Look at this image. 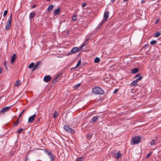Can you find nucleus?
Masks as SVG:
<instances>
[{"label":"nucleus","mask_w":161,"mask_h":161,"mask_svg":"<svg viewBox=\"0 0 161 161\" xmlns=\"http://www.w3.org/2000/svg\"><path fill=\"white\" fill-rule=\"evenodd\" d=\"M34 65V64L33 63H32L30 64L29 65V68H32Z\"/></svg>","instance_id":"obj_29"},{"label":"nucleus","mask_w":161,"mask_h":161,"mask_svg":"<svg viewBox=\"0 0 161 161\" xmlns=\"http://www.w3.org/2000/svg\"><path fill=\"white\" fill-rule=\"evenodd\" d=\"M140 74H137L135 76V78H136L137 77H138L139 75Z\"/></svg>","instance_id":"obj_44"},{"label":"nucleus","mask_w":161,"mask_h":161,"mask_svg":"<svg viewBox=\"0 0 161 161\" xmlns=\"http://www.w3.org/2000/svg\"><path fill=\"white\" fill-rule=\"evenodd\" d=\"M86 45V44L85 43H84V44H83V45L81 46L80 47H81V49H82V48H83V47L85 45Z\"/></svg>","instance_id":"obj_41"},{"label":"nucleus","mask_w":161,"mask_h":161,"mask_svg":"<svg viewBox=\"0 0 161 161\" xmlns=\"http://www.w3.org/2000/svg\"><path fill=\"white\" fill-rule=\"evenodd\" d=\"M100 61V59L98 57L94 59V62L95 63H97Z\"/></svg>","instance_id":"obj_24"},{"label":"nucleus","mask_w":161,"mask_h":161,"mask_svg":"<svg viewBox=\"0 0 161 161\" xmlns=\"http://www.w3.org/2000/svg\"><path fill=\"white\" fill-rule=\"evenodd\" d=\"M24 111H25V110H24L22 111L21 112V114H23V113H24Z\"/></svg>","instance_id":"obj_45"},{"label":"nucleus","mask_w":161,"mask_h":161,"mask_svg":"<svg viewBox=\"0 0 161 161\" xmlns=\"http://www.w3.org/2000/svg\"><path fill=\"white\" fill-rule=\"evenodd\" d=\"M114 156L115 158L118 159L119 157L122 156V155L119 151L116 154L114 155Z\"/></svg>","instance_id":"obj_12"},{"label":"nucleus","mask_w":161,"mask_h":161,"mask_svg":"<svg viewBox=\"0 0 161 161\" xmlns=\"http://www.w3.org/2000/svg\"><path fill=\"white\" fill-rule=\"evenodd\" d=\"M21 81L19 80H16L15 82L14 85L15 86H19L21 83Z\"/></svg>","instance_id":"obj_18"},{"label":"nucleus","mask_w":161,"mask_h":161,"mask_svg":"<svg viewBox=\"0 0 161 161\" xmlns=\"http://www.w3.org/2000/svg\"><path fill=\"white\" fill-rule=\"evenodd\" d=\"M22 114H21V113H20V115H19V118H20V117H21V116L22 115Z\"/></svg>","instance_id":"obj_47"},{"label":"nucleus","mask_w":161,"mask_h":161,"mask_svg":"<svg viewBox=\"0 0 161 161\" xmlns=\"http://www.w3.org/2000/svg\"><path fill=\"white\" fill-rule=\"evenodd\" d=\"M41 64V62L40 61L37 62L35 66L34 67L32 71H33L35 70H36L39 67V66Z\"/></svg>","instance_id":"obj_8"},{"label":"nucleus","mask_w":161,"mask_h":161,"mask_svg":"<svg viewBox=\"0 0 161 161\" xmlns=\"http://www.w3.org/2000/svg\"><path fill=\"white\" fill-rule=\"evenodd\" d=\"M108 14H109V12L107 11L104 14V18H105L104 19H103L105 21L107 20V19L108 18Z\"/></svg>","instance_id":"obj_13"},{"label":"nucleus","mask_w":161,"mask_h":161,"mask_svg":"<svg viewBox=\"0 0 161 161\" xmlns=\"http://www.w3.org/2000/svg\"><path fill=\"white\" fill-rule=\"evenodd\" d=\"M89 39L88 38H87L86 40L85 41V42H86Z\"/></svg>","instance_id":"obj_48"},{"label":"nucleus","mask_w":161,"mask_h":161,"mask_svg":"<svg viewBox=\"0 0 161 161\" xmlns=\"http://www.w3.org/2000/svg\"><path fill=\"white\" fill-rule=\"evenodd\" d=\"M2 71V69L1 68H0V74L1 73Z\"/></svg>","instance_id":"obj_46"},{"label":"nucleus","mask_w":161,"mask_h":161,"mask_svg":"<svg viewBox=\"0 0 161 161\" xmlns=\"http://www.w3.org/2000/svg\"><path fill=\"white\" fill-rule=\"evenodd\" d=\"M86 5V4L85 3H83L82 5V7H85Z\"/></svg>","instance_id":"obj_40"},{"label":"nucleus","mask_w":161,"mask_h":161,"mask_svg":"<svg viewBox=\"0 0 161 161\" xmlns=\"http://www.w3.org/2000/svg\"><path fill=\"white\" fill-rule=\"evenodd\" d=\"M91 135L90 134H88L87 135L86 138L87 139H90L91 138Z\"/></svg>","instance_id":"obj_32"},{"label":"nucleus","mask_w":161,"mask_h":161,"mask_svg":"<svg viewBox=\"0 0 161 161\" xmlns=\"http://www.w3.org/2000/svg\"><path fill=\"white\" fill-rule=\"evenodd\" d=\"M72 19L73 21H75L77 19L76 15L75 14H74L72 17Z\"/></svg>","instance_id":"obj_26"},{"label":"nucleus","mask_w":161,"mask_h":161,"mask_svg":"<svg viewBox=\"0 0 161 161\" xmlns=\"http://www.w3.org/2000/svg\"><path fill=\"white\" fill-rule=\"evenodd\" d=\"M115 0H111L112 2H114Z\"/></svg>","instance_id":"obj_49"},{"label":"nucleus","mask_w":161,"mask_h":161,"mask_svg":"<svg viewBox=\"0 0 161 161\" xmlns=\"http://www.w3.org/2000/svg\"><path fill=\"white\" fill-rule=\"evenodd\" d=\"M139 70L138 68H135L131 70V73L132 74H135Z\"/></svg>","instance_id":"obj_16"},{"label":"nucleus","mask_w":161,"mask_h":161,"mask_svg":"<svg viewBox=\"0 0 161 161\" xmlns=\"http://www.w3.org/2000/svg\"><path fill=\"white\" fill-rule=\"evenodd\" d=\"M10 109V107H6L2 108L1 111L0 113L4 114L6 112L8 111Z\"/></svg>","instance_id":"obj_5"},{"label":"nucleus","mask_w":161,"mask_h":161,"mask_svg":"<svg viewBox=\"0 0 161 161\" xmlns=\"http://www.w3.org/2000/svg\"><path fill=\"white\" fill-rule=\"evenodd\" d=\"M10 16H11H11H12L11 14Z\"/></svg>","instance_id":"obj_52"},{"label":"nucleus","mask_w":161,"mask_h":161,"mask_svg":"<svg viewBox=\"0 0 161 161\" xmlns=\"http://www.w3.org/2000/svg\"><path fill=\"white\" fill-rule=\"evenodd\" d=\"M35 12H31L30 15V18H33L35 16Z\"/></svg>","instance_id":"obj_22"},{"label":"nucleus","mask_w":161,"mask_h":161,"mask_svg":"<svg viewBox=\"0 0 161 161\" xmlns=\"http://www.w3.org/2000/svg\"><path fill=\"white\" fill-rule=\"evenodd\" d=\"M152 153H150L147 154L146 156V158H148L151 155Z\"/></svg>","instance_id":"obj_36"},{"label":"nucleus","mask_w":161,"mask_h":161,"mask_svg":"<svg viewBox=\"0 0 161 161\" xmlns=\"http://www.w3.org/2000/svg\"><path fill=\"white\" fill-rule=\"evenodd\" d=\"M17 58L16 54H14L12 56L11 59V63H13Z\"/></svg>","instance_id":"obj_9"},{"label":"nucleus","mask_w":161,"mask_h":161,"mask_svg":"<svg viewBox=\"0 0 161 161\" xmlns=\"http://www.w3.org/2000/svg\"><path fill=\"white\" fill-rule=\"evenodd\" d=\"M160 32L159 31H158L156 33L155 36L156 37H158L160 35Z\"/></svg>","instance_id":"obj_27"},{"label":"nucleus","mask_w":161,"mask_h":161,"mask_svg":"<svg viewBox=\"0 0 161 161\" xmlns=\"http://www.w3.org/2000/svg\"><path fill=\"white\" fill-rule=\"evenodd\" d=\"M118 92V89H116L114 92V93H116Z\"/></svg>","instance_id":"obj_42"},{"label":"nucleus","mask_w":161,"mask_h":161,"mask_svg":"<svg viewBox=\"0 0 161 161\" xmlns=\"http://www.w3.org/2000/svg\"><path fill=\"white\" fill-rule=\"evenodd\" d=\"M58 113L57 111H55L54 113L53 114V116L54 118H56L58 116Z\"/></svg>","instance_id":"obj_21"},{"label":"nucleus","mask_w":161,"mask_h":161,"mask_svg":"<svg viewBox=\"0 0 161 161\" xmlns=\"http://www.w3.org/2000/svg\"><path fill=\"white\" fill-rule=\"evenodd\" d=\"M6 28L7 30H8L10 28V19H9L8 21V23L6 26Z\"/></svg>","instance_id":"obj_14"},{"label":"nucleus","mask_w":161,"mask_h":161,"mask_svg":"<svg viewBox=\"0 0 161 161\" xmlns=\"http://www.w3.org/2000/svg\"><path fill=\"white\" fill-rule=\"evenodd\" d=\"M105 21L104 20H103L100 23V25H99V28H100L102 25L103 24V23H104V22Z\"/></svg>","instance_id":"obj_30"},{"label":"nucleus","mask_w":161,"mask_h":161,"mask_svg":"<svg viewBox=\"0 0 161 161\" xmlns=\"http://www.w3.org/2000/svg\"><path fill=\"white\" fill-rule=\"evenodd\" d=\"M142 78V76H140L136 80H137V81L138 80H141Z\"/></svg>","instance_id":"obj_39"},{"label":"nucleus","mask_w":161,"mask_h":161,"mask_svg":"<svg viewBox=\"0 0 161 161\" xmlns=\"http://www.w3.org/2000/svg\"><path fill=\"white\" fill-rule=\"evenodd\" d=\"M52 77L49 75H46L45 76L44 78V80L45 82H47L50 80Z\"/></svg>","instance_id":"obj_6"},{"label":"nucleus","mask_w":161,"mask_h":161,"mask_svg":"<svg viewBox=\"0 0 161 161\" xmlns=\"http://www.w3.org/2000/svg\"><path fill=\"white\" fill-rule=\"evenodd\" d=\"M127 0H124V1H125H125H127Z\"/></svg>","instance_id":"obj_51"},{"label":"nucleus","mask_w":161,"mask_h":161,"mask_svg":"<svg viewBox=\"0 0 161 161\" xmlns=\"http://www.w3.org/2000/svg\"><path fill=\"white\" fill-rule=\"evenodd\" d=\"M53 6L52 4H50L47 8V10L49 11H51L53 9Z\"/></svg>","instance_id":"obj_17"},{"label":"nucleus","mask_w":161,"mask_h":161,"mask_svg":"<svg viewBox=\"0 0 161 161\" xmlns=\"http://www.w3.org/2000/svg\"><path fill=\"white\" fill-rule=\"evenodd\" d=\"M64 128L67 132H70L72 133H74L75 131L69 127L68 125H65L64 126Z\"/></svg>","instance_id":"obj_4"},{"label":"nucleus","mask_w":161,"mask_h":161,"mask_svg":"<svg viewBox=\"0 0 161 161\" xmlns=\"http://www.w3.org/2000/svg\"><path fill=\"white\" fill-rule=\"evenodd\" d=\"M99 117V116H96L93 117L91 120L92 123H93L97 121Z\"/></svg>","instance_id":"obj_11"},{"label":"nucleus","mask_w":161,"mask_h":161,"mask_svg":"<svg viewBox=\"0 0 161 161\" xmlns=\"http://www.w3.org/2000/svg\"><path fill=\"white\" fill-rule=\"evenodd\" d=\"M48 155L49 157L51 159V160L52 161L53 160H54V155L52 153H51L49 152L48 153Z\"/></svg>","instance_id":"obj_10"},{"label":"nucleus","mask_w":161,"mask_h":161,"mask_svg":"<svg viewBox=\"0 0 161 161\" xmlns=\"http://www.w3.org/2000/svg\"><path fill=\"white\" fill-rule=\"evenodd\" d=\"M157 42V41L155 40H153L151 42L150 44L152 45H154Z\"/></svg>","instance_id":"obj_25"},{"label":"nucleus","mask_w":161,"mask_h":161,"mask_svg":"<svg viewBox=\"0 0 161 161\" xmlns=\"http://www.w3.org/2000/svg\"><path fill=\"white\" fill-rule=\"evenodd\" d=\"M140 141V138L138 137H135L133 139L132 141L131 142L132 145L137 144Z\"/></svg>","instance_id":"obj_3"},{"label":"nucleus","mask_w":161,"mask_h":161,"mask_svg":"<svg viewBox=\"0 0 161 161\" xmlns=\"http://www.w3.org/2000/svg\"><path fill=\"white\" fill-rule=\"evenodd\" d=\"M81 49V47H74L68 53V55H71L73 53H75L79 51Z\"/></svg>","instance_id":"obj_2"},{"label":"nucleus","mask_w":161,"mask_h":161,"mask_svg":"<svg viewBox=\"0 0 161 161\" xmlns=\"http://www.w3.org/2000/svg\"><path fill=\"white\" fill-rule=\"evenodd\" d=\"M26 160H27V159H26L25 161H26Z\"/></svg>","instance_id":"obj_53"},{"label":"nucleus","mask_w":161,"mask_h":161,"mask_svg":"<svg viewBox=\"0 0 161 161\" xmlns=\"http://www.w3.org/2000/svg\"><path fill=\"white\" fill-rule=\"evenodd\" d=\"M4 64L5 66V67L6 69L7 70H8V66H7L6 62H4Z\"/></svg>","instance_id":"obj_34"},{"label":"nucleus","mask_w":161,"mask_h":161,"mask_svg":"<svg viewBox=\"0 0 161 161\" xmlns=\"http://www.w3.org/2000/svg\"><path fill=\"white\" fill-rule=\"evenodd\" d=\"M159 20L158 19H157V20L156 21H155V23L156 24H157L158 23V22H159Z\"/></svg>","instance_id":"obj_43"},{"label":"nucleus","mask_w":161,"mask_h":161,"mask_svg":"<svg viewBox=\"0 0 161 161\" xmlns=\"http://www.w3.org/2000/svg\"><path fill=\"white\" fill-rule=\"evenodd\" d=\"M80 83H79L78 84L75 86L74 87V88H77L78 87H79L80 86Z\"/></svg>","instance_id":"obj_38"},{"label":"nucleus","mask_w":161,"mask_h":161,"mask_svg":"<svg viewBox=\"0 0 161 161\" xmlns=\"http://www.w3.org/2000/svg\"><path fill=\"white\" fill-rule=\"evenodd\" d=\"M35 7H36V5H33V8H35Z\"/></svg>","instance_id":"obj_50"},{"label":"nucleus","mask_w":161,"mask_h":161,"mask_svg":"<svg viewBox=\"0 0 161 161\" xmlns=\"http://www.w3.org/2000/svg\"><path fill=\"white\" fill-rule=\"evenodd\" d=\"M62 75V74H59L57 76L53 81L52 83H53L54 84L56 83L58 80V78L60 77L61 75Z\"/></svg>","instance_id":"obj_15"},{"label":"nucleus","mask_w":161,"mask_h":161,"mask_svg":"<svg viewBox=\"0 0 161 161\" xmlns=\"http://www.w3.org/2000/svg\"><path fill=\"white\" fill-rule=\"evenodd\" d=\"M60 12V8H57L56 9L54 12V14L55 15L58 14Z\"/></svg>","instance_id":"obj_20"},{"label":"nucleus","mask_w":161,"mask_h":161,"mask_svg":"<svg viewBox=\"0 0 161 161\" xmlns=\"http://www.w3.org/2000/svg\"><path fill=\"white\" fill-rule=\"evenodd\" d=\"M83 158L82 157H79L77 158V161H83Z\"/></svg>","instance_id":"obj_31"},{"label":"nucleus","mask_w":161,"mask_h":161,"mask_svg":"<svg viewBox=\"0 0 161 161\" xmlns=\"http://www.w3.org/2000/svg\"><path fill=\"white\" fill-rule=\"evenodd\" d=\"M36 117V114H34V115H32L31 117L29 118L28 122L30 123L33 122L34 119H35Z\"/></svg>","instance_id":"obj_7"},{"label":"nucleus","mask_w":161,"mask_h":161,"mask_svg":"<svg viewBox=\"0 0 161 161\" xmlns=\"http://www.w3.org/2000/svg\"><path fill=\"white\" fill-rule=\"evenodd\" d=\"M137 80H135V81H134L131 84V86H136L137 85Z\"/></svg>","instance_id":"obj_23"},{"label":"nucleus","mask_w":161,"mask_h":161,"mask_svg":"<svg viewBox=\"0 0 161 161\" xmlns=\"http://www.w3.org/2000/svg\"><path fill=\"white\" fill-rule=\"evenodd\" d=\"M19 120H18V119L16 120V122H15V124H14V126H16V125H17L19 123Z\"/></svg>","instance_id":"obj_33"},{"label":"nucleus","mask_w":161,"mask_h":161,"mask_svg":"<svg viewBox=\"0 0 161 161\" xmlns=\"http://www.w3.org/2000/svg\"><path fill=\"white\" fill-rule=\"evenodd\" d=\"M92 93L96 94H103L104 91L100 87L96 86L92 88Z\"/></svg>","instance_id":"obj_1"},{"label":"nucleus","mask_w":161,"mask_h":161,"mask_svg":"<svg viewBox=\"0 0 161 161\" xmlns=\"http://www.w3.org/2000/svg\"><path fill=\"white\" fill-rule=\"evenodd\" d=\"M7 13H8V11L6 10H5L4 11V13L3 16L5 17L7 15Z\"/></svg>","instance_id":"obj_35"},{"label":"nucleus","mask_w":161,"mask_h":161,"mask_svg":"<svg viewBox=\"0 0 161 161\" xmlns=\"http://www.w3.org/2000/svg\"><path fill=\"white\" fill-rule=\"evenodd\" d=\"M81 63V60L80 59L78 61L77 65H76V66L75 67V68H77L80 65Z\"/></svg>","instance_id":"obj_28"},{"label":"nucleus","mask_w":161,"mask_h":161,"mask_svg":"<svg viewBox=\"0 0 161 161\" xmlns=\"http://www.w3.org/2000/svg\"><path fill=\"white\" fill-rule=\"evenodd\" d=\"M156 141H157V140H153L150 143L151 145H156L157 144Z\"/></svg>","instance_id":"obj_19"},{"label":"nucleus","mask_w":161,"mask_h":161,"mask_svg":"<svg viewBox=\"0 0 161 161\" xmlns=\"http://www.w3.org/2000/svg\"><path fill=\"white\" fill-rule=\"evenodd\" d=\"M23 130V129L21 128L19 130V131L18 132V133H21Z\"/></svg>","instance_id":"obj_37"}]
</instances>
